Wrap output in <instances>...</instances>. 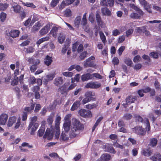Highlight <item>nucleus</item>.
Masks as SVG:
<instances>
[{"mask_svg":"<svg viewBox=\"0 0 161 161\" xmlns=\"http://www.w3.org/2000/svg\"><path fill=\"white\" fill-rule=\"evenodd\" d=\"M78 114L80 116L85 118H91L92 117V112L89 110L81 108L79 111Z\"/></svg>","mask_w":161,"mask_h":161,"instance_id":"nucleus-5","label":"nucleus"},{"mask_svg":"<svg viewBox=\"0 0 161 161\" xmlns=\"http://www.w3.org/2000/svg\"><path fill=\"white\" fill-rule=\"evenodd\" d=\"M49 38L48 36H46L42 38L37 41L36 44L37 46L38 47L41 43L45 41L49 40Z\"/></svg>","mask_w":161,"mask_h":161,"instance_id":"nucleus-34","label":"nucleus"},{"mask_svg":"<svg viewBox=\"0 0 161 161\" xmlns=\"http://www.w3.org/2000/svg\"><path fill=\"white\" fill-rule=\"evenodd\" d=\"M100 38L103 42L105 44L107 42L106 37L104 33L102 31H100L99 32Z\"/></svg>","mask_w":161,"mask_h":161,"instance_id":"nucleus-41","label":"nucleus"},{"mask_svg":"<svg viewBox=\"0 0 161 161\" xmlns=\"http://www.w3.org/2000/svg\"><path fill=\"white\" fill-rule=\"evenodd\" d=\"M81 103L80 101H76L73 104L71 108V111H74L77 109L80 106Z\"/></svg>","mask_w":161,"mask_h":161,"instance_id":"nucleus-23","label":"nucleus"},{"mask_svg":"<svg viewBox=\"0 0 161 161\" xmlns=\"http://www.w3.org/2000/svg\"><path fill=\"white\" fill-rule=\"evenodd\" d=\"M96 20L98 25L101 28L103 27L104 22L103 21L101 16L98 12H97L96 14Z\"/></svg>","mask_w":161,"mask_h":161,"instance_id":"nucleus-9","label":"nucleus"},{"mask_svg":"<svg viewBox=\"0 0 161 161\" xmlns=\"http://www.w3.org/2000/svg\"><path fill=\"white\" fill-rule=\"evenodd\" d=\"M103 119V117H100L97 120L94 125L92 127V132L95 130L96 128L98 126V125H99V123Z\"/></svg>","mask_w":161,"mask_h":161,"instance_id":"nucleus-37","label":"nucleus"},{"mask_svg":"<svg viewBox=\"0 0 161 161\" xmlns=\"http://www.w3.org/2000/svg\"><path fill=\"white\" fill-rule=\"evenodd\" d=\"M134 30L132 29H128L126 32V36L127 37H128L131 35L133 32Z\"/></svg>","mask_w":161,"mask_h":161,"instance_id":"nucleus-61","label":"nucleus"},{"mask_svg":"<svg viewBox=\"0 0 161 161\" xmlns=\"http://www.w3.org/2000/svg\"><path fill=\"white\" fill-rule=\"evenodd\" d=\"M95 59V57L93 56H91L88 58L84 62V66L85 68L88 67H92L96 69V64L94 63L93 60Z\"/></svg>","mask_w":161,"mask_h":161,"instance_id":"nucleus-4","label":"nucleus"},{"mask_svg":"<svg viewBox=\"0 0 161 161\" xmlns=\"http://www.w3.org/2000/svg\"><path fill=\"white\" fill-rule=\"evenodd\" d=\"M58 30V29L57 27H53L51 30L50 33L52 34V35L54 37H55L57 35Z\"/></svg>","mask_w":161,"mask_h":161,"instance_id":"nucleus-38","label":"nucleus"},{"mask_svg":"<svg viewBox=\"0 0 161 161\" xmlns=\"http://www.w3.org/2000/svg\"><path fill=\"white\" fill-rule=\"evenodd\" d=\"M88 55L87 52L86 51H84L80 54L79 58L80 60H84L86 58Z\"/></svg>","mask_w":161,"mask_h":161,"instance_id":"nucleus-40","label":"nucleus"},{"mask_svg":"<svg viewBox=\"0 0 161 161\" xmlns=\"http://www.w3.org/2000/svg\"><path fill=\"white\" fill-rule=\"evenodd\" d=\"M145 9L149 13H152V11L151 9V5L149 3L147 4L146 6H144Z\"/></svg>","mask_w":161,"mask_h":161,"instance_id":"nucleus-45","label":"nucleus"},{"mask_svg":"<svg viewBox=\"0 0 161 161\" xmlns=\"http://www.w3.org/2000/svg\"><path fill=\"white\" fill-rule=\"evenodd\" d=\"M93 78L92 75L89 73H87L83 74L81 76V79L83 81H87L90 79H92Z\"/></svg>","mask_w":161,"mask_h":161,"instance_id":"nucleus-16","label":"nucleus"},{"mask_svg":"<svg viewBox=\"0 0 161 161\" xmlns=\"http://www.w3.org/2000/svg\"><path fill=\"white\" fill-rule=\"evenodd\" d=\"M40 17V16L39 15L36 14H34L32 19L31 20V22L33 23H34L36 21L38 20Z\"/></svg>","mask_w":161,"mask_h":161,"instance_id":"nucleus-47","label":"nucleus"},{"mask_svg":"<svg viewBox=\"0 0 161 161\" xmlns=\"http://www.w3.org/2000/svg\"><path fill=\"white\" fill-rule=\"evenodd\" d=\"M52 62V57L48 55H47L44 59V64L47 66H49L51 64Z\"/></svg>","mask_w":161,"mask_h":161,"instance_id":"nucleus-18","label":"nucleus"},{"mask_svg":"<svg viewBox=\"0 0 161 161\" xmlns=\"http://www.w3.org/2000/svg\"><path fill=\"white\" fill-rule=\"evenodd\" d=\"M158 140L156 138H152L150 140V143L149 145L152 147H155L157 144Z\"/></svg>","mask_w":161,"mask_h":161,"instance_id":"nucleus-32","label":"nucleus"},{"mask_svg":"<svg viewBox=\"0 0 161 161\" xmlns=\"http://www.w3.org/2000/svg\"><path fill=\"white\" fill-rule=\"evenodd\" d=\"M45 131V127L44 126H41L38 130L37 135L41 137L44 134Z\"/></svg>","mask_w":161,"mask_h":161,"instance_id":"nucleus-31","label":"nucleus"},{"mask_svg":"<svg viewBox=\"0 0 161 161\" xmlns=\"http://www.w3.org/2000/svg\"><path fill=\"white\" fill-rule=\"evenodd\" d=\"M41 26V24L40 22L38 21L35 23V25L33 26L32 28L31 31L32 32H35L37 31H38L40 27Z\"/></svg>","mask_w":161,"mask_h":161,"instance_id":"nucleus-19","label":"nucleus"},{"mask_svg":"<svg viewBox=\"0 0 161 161\" xmlns=\"http://www.w3.org/2000/svg\"><path fill=\"white\" fill-rule=\"evenodd\" d=\"M113 64L114 65H117L119 63V59L117 57H114L112 60Z\"/></svg>","mask_w":161,"mask_h":161,"instance_id":"nucleus-59","label":"nucleus"},{"mask_svg":"<svg viewBox=\"0 0 161 161\" xmlns=\"http://www.w3.org/2000/svg\"><path fill=\"white\" fill-rule=\"evenodd\" d=\"M98 106V103H96L89 104L86 105V108L89 110L92 109L94 108H96Z\"/></svg>","mask_w":161,"mask_h":161,"instance_id":"nucleus-25","label":"nucleus"},{"mask_svg":"<svg viewBox=\"0 0 161 161\" xmlns=\"http://www.w3.org/2000/svg\"><path fill=\"white\" fill-rule=\"evenodd\" d=\"M63 75L69 77H71L73 76V73L71 72H65L62 73Z\"/></svg>","mask_w":161,"mask_h":161,"instance_id":"nucleus-54","label":"nucleus"},{"mask_svg":"<svg viewBox=\"0 0 161 161\" xmlns=\"http://www.w3.org/2000/svg\"><path fill=\"white\" fill-rule=\"evenodd\" d=\"M91 100L88 98L85 97L81 101V103L82 105H84L86 103L91 101Z\"/></svg>","mask_w":161,"mask_h":161,"instance_id":"nucleus-58","label":"nucleus"},{"mask_svg":"<svg viewBox=\"0 0 161 161\" xmlns=\"http://www.w3.org/2000/svg\"><path fill=\"white\" fill-rule=\"evenodd\" d=\"M65 39V36L61 34H60L58 38V40L60 43H63Z\"/></svg>","mask_w":161,"mask_h":161,"instance_id":"nucleus-50","label":"nucleus"},{"mask_svg":"<svg viewBox=\"0 0 161 161\" xmlns=\"http://www.w3.org/2000/svg\"><path fill=\"white\" fill-rule=\"evenodd\" d=\"M151 158L153 161H161V155L158 153L152 156Z\"/></svg>","mask_w":161,"mask_h":161,"instance_id":"nucleus-30","label":"nucleus"},{"mask_svg":"<svg viewBox=\"0 0 161 161\" xmlns=\"http://www.w3.org/2000/svg\"><path fill=\"white\" fill-rule=\"evenodd\" d=\"M32 102L31 103V107H26L24 108V112H26L27 113H31L34 110L35 106V103H33V101L32 100Z\"/></svg>","mask_w":161,"mask_h":161,"instance_id":"nucleus-15","label":"nucleus"},{"mask_svg":"<svg viewBox=\"0 0 161 161\" xmlns=\"http://www.w3.org/2000/svg\"><path fill=\"white\" fill-rule=\"evenodd\" d=\"M106 149L107 152L110 153L114 154L116 152L113 147L112 146H110L109 144L107 145V147H106Z\"/></svg>","mask_w":161,"mask_h":161,"instance_id":"nucleus-36","label":"nucleus"},{"mask_svg":"<svg viewBox=\"0 0 161 161\" xmlns=\"http://www.w3.org/2000/svg\"><path fill=\"white\" fill-rule=\"evenodd\" d=\"M101 156L104 161H108L111 158V156L108 153H104L102 154Z\"/></svg>","mask_w":161,"mask_h":161,"instance_id":"nucleus-39","label":"nucleus"},{"mask_svg":"<svg viewBox=\"0 0 161 161\" xmlns=\"http://www.w3.org/2000/svg\"><path fill=\"white\" fill-rule=\"evenodd\" d=\"M89 20L91 23H93L95 21L94 15L93 13H91L89 15Z\"/></svg>","mask_w":161,"mask_h":161,"instance_id":"nucleus-57","label":"nucleus"},{"mask_svg":"<svg viewBox=\"0 0 161 161\" xmlns=\"http://www.w3.org/2000/svg\"><path fill=\"white\" fill-rule=\"evenodd\" d=\"M54 131L51 129L47 128L44 135L43 136L44 139L47 138L49 140H51L53 139L54 134Z\"/></svg>","mask_w":161,"mask_h":161,"instance_id":"nucleus-7","label":"nucleus"},{"mask_svg":"<svg viewBox=\"0 0 161 161\" xmlns=\"http://www.w3.org/2000/svg\"><path fill=\"white\" fill-rule=\"evenodd\" d=\"M132 117V116L130 114L126 113L123 116V118L127 120H129L131 119Z\"/></svg>","mask_w":161,"mask_h":161,"instance_id":"nucleus-51","label":"nucleus"},{"mask_svg":"<svg viewBox=\"0 0 161 161\" xmlns=\"http://www.w3.org/2000/svg\"><path fill=\"white\" fill-rule=\"evenodd\" d=\"M14 11L16 13H19L20 12L21 10V7L19 5H14L13 7Z\"/></svg>","mask_w":161,"mask_h":161,"instance_id":"nucleus-46","label":"nucleus"},{"mask_svg":"<svg viewBox=\"0 0 161 161\" xmlns=\"http://www.w3.org/2000/svg\"><path fill=\"white\" fill-rule=\"evenodd\" d=\"M19 81V78L18 77H14V79L11 82V85L13 86L17 85Z\"/></svg>","mask_w":161,"mask_h":161,"instance_id":"nucleus-43","label":"nucleus"},{"mask_svg":"<svg viewBox=\"0 0 161 161\" xmlns=\"http://www.w3.org/2000/svg\"><path fill=\"white\" fill-rule=\"evenodd\" d=\"M92 76H93V77H95V78L98 79H101L103 78L102 76L98 73H94L92 74Z\"/></svg>","mask_w":161,"mask_h":161,"instance_id":"nucleus-60","label":"nucleus"},{"mask_svg":"<svg viewBox=\"0 0 161 161\" xmlns=\"http://www.w3.org/2000/svg\"><path fill=\"white\" fill-rule=\"evenodd\" d=\"M50 29V25L47 24L42 28L39 31L41 36H43L47 34Z\"/></svg>","mask_w":161,"mask_h":161,"instance_id":"nucleus-10","label":"nucleus"},{"mask_svg":"<svg viewBox=\"0 0 161 161\" xmlns=\"http://www.w3.org/2000/svg\"><path fill=\"white\" fill-rule=\"evenodd\" d=\"M63 79L61 77H58L54 80V84L57 86H60L63 83Z\"/></svg>","mask_w":161,"mask_h":161,"instance_id":"nucleus-21","label":"nucleus"},{"mask_svg":"<svg viewBox=\"0 0 161 161\" xmlns=\"http://www.w3.org/2000/svg\"><path fill=\"white\" fill-rule=\"evenodd\" d=\"M101 86V84L97 82H90L87 83L85 87L87 88L97 89L100 87Z\"/></svg>","mask_w":161,"mask_h":161,"instance_id":"nucleus-8","label":"nucleus"},{"mask_svg":"<svg viewBox=\"0 0 161 161\" xmlns=\"http://www.w3.org/2000/svg\"><path fill=\"white\" fill-rule=\"evenodd\" d=\"M84 126L80 121L74 118L72 120V125L69 133V136L71 138L75 137L77 135L76 132L78 131L83 130Z\"/></svg>","mask_w":161,"mask_h":161,"instance_id":"nucleus-1","label":"nucleus"},{"mask_svg":"<svg viewBox=\"0 0 161 161\" xmlns=\"http://www.w3.org/2000/svg\"><path fill=\"white\" fill-rule=\"evenodd\" d=\"M118 126L119 127L125 126V124L122 119H119L118 122Z\"/></svg>","mask_w":161,"mask_h":161,"instance_id":"nucleus-62","label":"nucleus"},{"mask_svg":"<svg viewBox=\"0 0 161 161\" xmlns=\"http://www.w3.org/2000/svg\"><path fill=\"white\" fill-rule=\"evenodd\" d=\"M132 8L137 13H132L130 15V17L132 19H139L142 16L144 13L137 6L135 5L134 4H133L132 6Z\"/></svg>","mask_w":161,"mask_h":161,"instance_id":"nucleus-2","label":"nucleus"},{"mask_svg":"<svg viewBox=\"0 0 161 161\" xmlns=\"http://www.w3.org/2000/svg\"><path fill=\"white\" fill-rule=\"evenodd\" d=\"M16 117L14 116L10 117L8 119V127H11L13 124L15 123L16 121Z\"/></svg>","mask_w":161,"mask_h":161,"instance_id":"nucleus-22","label":"nucleus"},{"mask_svg":"<svg viewBox=\"0 0 161 161\" xmlns=\"http://www.w3.org/2000/svg\"><path fill=\"white\" fill-rule=\"evenodd\" d=\"M134 117L136 121L142 123L143 122V119L140 115L136 114L134 115Z\"/></svg>","mask_w":161,"mask_h":161,"instance_id":"nucleus-52","label":"nucleus"},{"mask_svg":"<svg viewBox=\"0 0 161 161\" xmlns=\"http://www.w3.org/2000/svg\"><path fill=\"white\" fill-rule=\"evenodd\" d=\"M141 59V57L139 55H137L134 57L133 61L134 63H136L139 62Z\"/></svg>","mask_w":161,"mask_h":161,"instance_id":"nucleus-64","label":"nucleus"},{"mask_svg":"<svg viewBox=\"0 0 161 161\" xmlns=\"http://www.w3.org/2000/svg\"><path fill=\"white\" fill-rule=\"evenodd\" d=\"M61 118L60 116H57L55 120V127L56 130L59 129V125Z\"/></svg>","mask_w":161,"mask_h":161,"instance_id":"nucleus-26","label":"nucleus"},{"mask_svg":"<svg viewBox=\"0 0 161 161\" xmlns=\"http://www.w3.org/2000/svg\"><path fill=\"white\" fill-rule=\"evenodd\" d=\"M38 126L39 125L38 124H33L31 125L29 127V125L27 127V130H29L31 129L30 134L31 135H34L35 132L38 127Z\"/></svg>","mask_w":161,"mask_h":161,"instance_id":"nucleus-13","label":"nucleus"},{"mask_svg":"<svg viewBox=\"0 0 161 161\" xmlns=\"http://www.w3.org/2000/svg\"><path fill=\"white\" fill-rule=\"evenodd\" d=\"M7 14L6 13L2 12L0 14V19L2 22H3L6 18Z\"/></svg>","mask_w":161,"mask_h":161,"instance_id":"nucleus-42","label":"nucleus"},{"mask_svg":"<svg viewBox=\"0 0 161 161\" xmlns=\"http://www.w3.org/2000/svg\"><path fill=\"white\" fill-rule=\"evenodd\" d=\"M95 93L92 91H87L85 94L84 96L85 97L89 98L91 101H95L96 100V98L93 97L95 96Z\"/></svg>","mask_w":161,"mask_h":161,"instance_id":"nucleus-12","label":"nucleus"},{"mask_svg":"<svg viewBox=\"0 0 161 161\" xmlns=\"http://www.w3.org/2000/svg\"><path fill=\"white\" fill-rule=\"evenodd\" d=\"M29 64H39L40 61L38 59H35L33 57L29 58L28 60Z\"/></svg>","mask_w":161,"mask_h":161,"instance_id":"nucleus-28","label":"nucleus"},{"mask_svg":"<svg viewBox=\"0 0 161 161\" xmlns=\"http://www.w3.org/2000/svg\"><path fill=\"white\" fill-rule=\"evenodd\" d=\"M125 47L124 46H122L120 47L118 50V54L119 56H120L123 52L125 49Z\"/></svg>","mask_w":161,"mask_h":161,"instance_id":"nucleus-63","label":"nucleus"},{"mask_svg":"<svg viewBox=\"0 0 161 161\" xmlns=\"http://www.w3.org/2000/svg\"><path fill=\"white\" fill-rule=\"evenodd\" d=\"M54 115V113H51L48 118L47 119V122L49 126L52 128L53 122V118Z\"/></svg>","mask_w":161,"mask_h":161,"instance_id":"nucleus-20","label":"nucleus"},{"mask_svg":"<svg viewBox=\"0 0 161 161\" xmlns=\"http://www.w3.org/2000/svg\"><path fill=\"white\" fill-rule=\"evenodd\" d=\"M20 32L19 31L16 30H11L7 34V36L13 38H16L19 36Z\"/></svg>","mask_w":161,"mask_h":161,"instance_id":"nucleus-11","label":"nucleus"},{"mask_svg":"<svg viewBox=\"0 0 161 161\" xmlns=\"http://www.w3.org/2000/svg\"><path fill=\"white\" fill-rule=\"evenodd\" d=\"M60 89V92L62 94H63L64 93H67L69 92L68 88L65 83L62 86Z\"/></svg>","mask_w":161,"mask_h":161,"instance_id":"nucleus-27","label":"nucleus"},{"mask_svg":"<svg viewBox=\"0 0 161 161\" xmlns=\"http://www.w3.org/2000/svg\"><path fill=\"white\" fill-rule=\"evenodd\" d=\"M39 64H35L33 65H32L30 68V70L31 71V72H35L37 68V65Z\"/></svg>","mask_w":161,"mask_h":161,"instance_id":"nucleus-55","label":"nucleus"},{"mask_svg":"<svg viewBox=\"0 0 161 161\" xmlns=\"http://www.w3.org/2000/svg\"><path fill=\"white\" fill-rule=\"evenodd\" d=\"M138 97L136 96H135L132 95H130L128 96L125 99V103H123L122 104V106L126 108L128 107V105L133 103L138 99Z\"/></svg>","mask_w":161,"mask_h":161,"instance_id":"nucleus-3","label":"nucleus"},{"mask_svg":"<svg viewBox=\"0 0 161 161\" xmlns=\"http://www.w3.org/2000/svg\"><path fill=\"white\" fill-rule=\"evenodd\" d=\"M152 153V151L149 148H144L141 151L142 154L145 156H150L151 155Z\"/></svg>","mask_w":161,"mask_h":161,"instance_id":"nucleus-17","label":"nucleus"},{"mask_svg":"<svg viewBox=\"0 0 161 161\" xmlns=\"http://www.w3.org/2000/svg\"><path fill=\"white\" fill-rule=\"evenodd\" d=\"M134 132L137 135L144 136L146 134V131L144 128H143L142 126H138L132 129Z\"/></svg>","mask_w":161,"mask_h":161,"instance_id":"nucleus-6","label":"nucleus"},{"mask_svg":"<svg viewBox=\"0 0 161 161\" xmlns=\"http://www.w3.org/2000/svg\"><path fill=\"white\" fill-rule=\"evenodd\" d=\"M60 139L63 141H67L69 139V137L65 133L63 132L61 135Z\"/></svg>","mask_w":161,"mask_h":161,"instance_id":"nucleus-48","label":"nucleus"},{"mask_svg":"<svg viewBox=\"0 0 161 161\" xmlns=\"http://www.w3.org/2000/svg\"><path fill=\"white\" fill-rule=\"evenodd\" d=\"M37 119V118L36 116H35L32 118L31 120V122L29 123V126H30L31 125H32L33 124H38L36 122Z\"/></svg>","mask_w":161,"mask_h":161,"instance_id":"nucleus-44","label":"nucleus"},{"mask_svg":"<svg viewBox=\"0 0 161 161\" xmlns=\"http://www.w3.org/2000/svg\"><path fill=\"white\" fill-rule=\"evenodd\" d=\"M71 123H64L63 124V127L65 132H68L70 129Z\"/></svg>","mask_w":161,"mask_h":161,"instance_id":"nucleus-35","label":"nucleus"},{"mask_svg":"<svg viewBox=\"0 0 161 161\" xmlns=\"http://www.w3.org/2000/svg\"><path fill=\"white\" fill-rule=\"evenodd\" d=\"M101 12L102 14L105 15L110 16L111 15V11L106 7L102 8Z\"/></svg>","mask_w":161,"mask_h":161,"instance_id":"nucleus-24","label":"nucleus"},{"mask_svg":"<svg viewBox=\"0 0 161 161\" xmlns=\"http://www.w3.org/2000/svg\"><path fill=\"white\" fill-rule=\"evenodd\" d=\"M8 116L5 114L3 113L0 116V125H4L7 121Z\"/></svg>","mask_w":161,"mask_h":161,"instance_id":"nucleus-14","label":"nucleus"},{"mask_svg":"<svg viewBox=\"0 0 161 161\" xmlns=\"http://www.w3.org/2000/svg\"><path fill=\"white\" fill-rule=\"evenodd\" d=\"M24 50H25V52L26 53H31L34 52L35 49L32 46H29L27 48L25 47Z\"/></svg>","mask_w":161,"mask_h":161,"instance_id":"nucleus-33","label":"nucleus"},{"mask_svg":"<svg viewBox=\"0 0 161 161\" xmlns=\"http://www.w3.org/2000/svg\"><path fill=\"white\" fill-rule=\"evenodd\" d=\"M23 5L25 6H26L28 7H31L33 8H36V6L34 5L33 3H22Z\"/></svg>","mask_w":161,"mask_h":161,"instance_id":"nucleus-49","label":"nucleus"},{"mask_svg":"<svg viewBox=\"0 0 161 161\" xmlns=\"http://www.w3.org/2000/svg\"><path fill=\"white\" fill-rule=\"evenodd\" d=\"M78 44V43L77 42H76L73 44L72 50L73 52H74L76 51Z\"/></svg>","mask_w":161,"mask_h":161,"instance_id":"nucleus-56","label":"nucleus"},{"mask_svg":"<svg viewBox=\"0 0 161 161\" xmlns=\"http://www.w3.org/2000/svg\"><path fill=\"white\" fill-rule=\"evenodd\" d=\"M64 14L67 17H69L71 16V11L69 9H67L64 11Z\"/></svg>","mask_w":161,"mask_h":161,"instance_id":"nucleus-53","label":"nucleus"},{"mask_svg":"<svg viewBox=\"0 0 161 161\" xmlns=\"http://www.w3.org/2000/svg\"><path fill=\"white\" fill-rule=\"evenodd\" d=\"M124 62L128 66L130 67H133V63L131 59L129 58H125L124 60Z\"/></svg>","mask_w":161,"mask_h":161,"instance_id":"nucleus-29","label":"nucleus"}]
</instances>
